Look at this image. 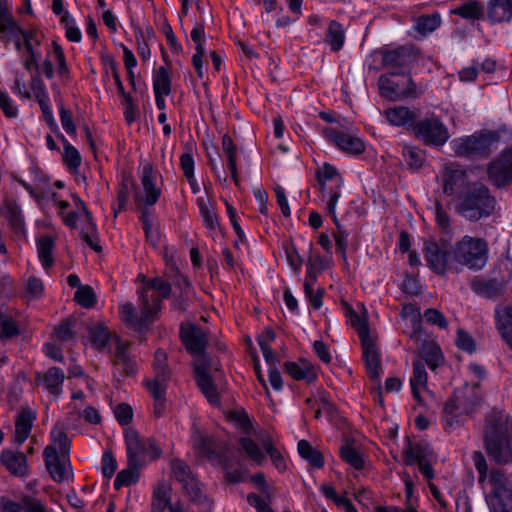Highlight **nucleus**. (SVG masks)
I'll return each mask as SVG.
<instances>
[{
    "instance_id": "nucleus-2",
    "label": "nucleus",
    "mask_w": 512,
    "mask_h": 512,
    "mask_svg": "<svg viewBox=\"0 0 512 512\" xmlns=\"http://www.w3.org/2000/svg\"><path fill=\"white\" fill-rule=\"evenodd\" d=\"M479 405L476 391L471 387L456 389L445 403L442 424L445 430H451L463 423L464 417L474 413Z\"/></svg>"
},
{
    "instance_id": "nucleus-27",
    "label": "nucleus",
    "mask_w": 512,
    "mask_h": 512,
    "mask_svg": "<svg viewBox=\"0 0 512 512\" xmlns=\"http://www.w3.org/2000/svg\"><path fill=\"white\" fill-rule=\"evenodd\" d=\"M486 16L491 24L510 22L512 19V0H488Z\"/></svg>"
},
{
    "instance_id": "nucleus-42",
    "label": "nucleus",
    "mask_w": 512,
    "mask_h": 512,
    "mask_svg": "<svg viewBox=\"0 0 512 512\" xmlns=\"http://www.w3.org/2000/svg\"><path fill=\"white\" fill-rule=\"evenodd\" d=\"M135 189V183L132 177L129 174H122L121 181L118 185L117 190V203L118 207L114 208L115 216L118 212L126 209V204L128 202L129 194L132 190Z\"/></svg>"
},
{
    "instance_id": "nucleus-8",
    "label": "nucleus",
    "mask_w": 512,
    "mask_h": 512,
    "mask_svg": "<svg viewBox=\"0 0 512 512\" xmlns=\"http://www.w3.org/2000/svg\"><path fill=\"white\" fill-rule=\"evenodd\" d=\"M193 448L196 449L202 457H206L211 462H217L223 469H228L231 464L229 458L230 448L215 437L206 435L200 430H194L192 436Z\"/></svg>"
},
{
    "instance_id": "nucleus-45",
    "label": "nucleus",
    "mask_w": 512,
    "mask_h": 512,
    "mask_svg": "<svg viewBox=\"0 0 512 512\" xmlns=\"http://www.w3.org/2000/svg\"><path fill=\"white\" fill-rule=\"evenodd\" d=\"M344 306L345 314L349 318L351 326L357 331L360 340L364 341L372 338L366 319L360 317L348 303L344 302Z\"/></svg>"
},
{
    "instance_id": "nucleus-5",
    "label": "nucleus",
    "mask_w": 512,
    "mask_h": 512,
    "mask_svg": "<svg viewBox=\"0 0 512 512\" xmlns=\"http://www.w3.org/2000/svg\"><path fill=\"white\" fill-rule=\"evenodd\" d=\"M124 438L127 460L131 467H142L147 461H152L161 454L153 438L141 437L134 428H127Z\"/></svg>"
},
{
    "instance_id": "nucleus-9",
    "label": "nucleus",
    "mask_w": 512,
    "mask_h": 512,
    "mask_svg": "<svg viewBox=\"0 0 512 512\" xmlns=\"http://www.w3.org/2000/svg\"><path fill=\"white\" fill-rule=\"evenodd\" d=\"M382 65L393 75H405L406 70L418 59L419 50L414 46H399L380 50Z\"/></svg>"
},
{
    "instance_id": "nucleus-11",
    "label": "nucleus",
    "mask_w": 512,
    "mask_h": 512,
    "mask_svg": "<svg viewBox=\"0 0 512 512\" xmlns=\"http://www.w3.org/2000/svg\"><path fill=\"white\" fill-rule=\"evenodd\" d=\"M320 191L324 193L329 181L334 182V186L329 187V200L327 202V213L336 222V205L340 197V189L343 185V179L336 167L329 163H324L316 172Z\"/></svg>"
},
{
    "instance_id": "nucleus-17",
    "label": "nucleus",
    "mask_w": 512,
    "mask_h": 512,
    "mask_svg": "<svg viewBox=\"0 0 512 512\" xmlns=\"http://www.w3.org/2000/svg\"><path fill=\"white\" fill-rule=\"evenodd\" d=\"M489 180L498 188L512 183V149L503 152L487 167Z\"/></svg>"
},
{
    "instance_id": "nucleus-25",
    "label": "nucleus",
    "mask_w": 512,
    "mask_h": 512,
    "mask_svg": "<svg viewBox=\"0 0 512 512\" xmlns=\"http://www.w3.org/2000/svg\"><path fill=\"white\" fill-rule=\"evenodd\" d=\"M467 183L466 171L455 163L445 166L443 174V192L452 195L456 189L464 187Z\"/></svg>"
},
{
    "instance_id": "nucleus-41",
    "label": "nucleus",
    "mask_w": 512,
    "mask_h": 512,
    "mask_svg": "<svg viewBox=\"0 0 512 512\" xmlns=\"http://www.w3.org/2000/svg\"><path fill=\"white\" fill-rule=\"evenodd\" d=\"M117 336L112 335L108 329L102 325L89 327V339L97 350L102 351L111 342H115Z\"/></svg>"
},
{
    "instance_id": "nucleus-60",
    "label": "nucleus",
    "mask_w": 512,
    "mask_h": 512,
    "mask_svg": "<svg viewBox=\"0 0 512 512\" xmlns=\"http://www.w3.org/2000/svg\"><path fill=\"white\" fill-rule=\"evenodd\" d=\"M171 466L175 478L182 484L191 479L192 477H194L192 475L190 467L185 462L179 459L172 460Z\"/></svg>"
},
{
    "instance_id": "nucleus-12",
    "label": "nucleus",
    "mask_w": 512,
    "mask_h": 512,
    "mask_svg": "<svg viewBox=\"0 0 512 512\" xmlns=\"http://www.w3.org/2000/svg\"><path fill=\"white\" fill-rule=\"evenodd\" d=\"M414 133L425 144L442 146L449 139L447 127L437 117H427L414 125Z\"/></svg>"
},
{
    "instance_id": "nucleus-58",
    "label": "nucleus",
    "mask_w": 512,
    "mask_h": 512,
    "mask_svg": "<svg viewBox=\"0 0 512 512\" xmlns=\"http://www.w3.org/2000/svg\"><path fill=\"white\" fill-rule=\"evenodd\" d=\"M75 319H66L62 321L54 330L55 335L60 341H68L75 338Z\"/></svg>"
},
{
    "instance_id": "nucleus-31",
    "label": "nucleus",
    "mask_w": 512,
    "mask_h": 512,
    "mask_svg": "<svg viewBox=\"0 0 512 512\" xmlns=\"http://www.w3.org/2000/svg\"><path fill=\"white\" fill-rule=\"evenodd\" d=\"M387 121L394 126H413L417 115L408 107L396 106L385 111Z\"/></svg>"
},
{
    "instance_id": "nucleus-14",
    "label": "nucleus",
    "mask_w": 512,
    "mask_h": 512,
    "mask_svg": "<svg viewBox=\"0 0 512 512\" xmlns=\"http://www.w3.org/2000/svg\"><path fill=\"white\" fill-rule=\"evenodd\" d=\"M45 467L51 478L58 483L72 474L69 454H58L55 445H48L43 451Z\"/></svg>"
},
{
    "instance_id": "nucleus-48",
    "label": "nucleus",
    "mask_w": 512,
    "mask_h": 512,
    "mask_svg": "<svg viewBox=\"0 0 512 512\" xmlns=\"http://www.w3.org/2000/svg\"><path fill=\"white\" fill-rule=\"evenodd\" d=\"M153 90L154 94L170 95L171 93V78L169 71L166 67L160 66L153 75Z\"/></svg>"
},
{
    "instance_id": "nucleus-47",
    "label": "nucleus",
    "mask_w": 512,
    "mask_h": 512,
    "mask_svg": "<svg viewBox=\"0 0 512 512\" xmlns=\"http://www.w3.org/2000/svg\"><path fill=\"white\" fill-rule=\"evenodd\" d=\"M420 356L432 370H435L442 362L441 349L434 342H424L420 348Z\"/></svg>"
},
{
    "instance_id": "nucleus-51",
    "label": "nucleus",
    "mask_w": 512,
    "mask_h": 512,
    "mask_svg": "<svg viewBox=\"0 0 512 512\" xmlns=\"http://www.w3.org/2000/svg\"><path fill=\"white\" fill-rule=\"evenodd\" d=\"M340 456L343 461L354 469L361 470L364 468V459L362 454L350 444L347 443L341 446Z\"/></svg>"
},
{
    "instance_id": "nucleus-33",
    "label": "nucleus",
    "mask_w": 512,
    "mask_h": 512,
    "mask_svg": "<svg viewBox=\"0 0 512 512\" xmlns=\"http://www.w3.org/2000/svg\"><path fill=\"white\" fill-rule=\"evenodd\" d=\"M156 290L158 291V296H152V304L151 307L153 309V312L155 314L158 313L160 310V303L163 299H166L170 296L171 293V285L169 282L164 281L160 277L152 278L146 285V287L143 288L141 292H144L147 295L148 290Z\"/></svg>"
},
{
    "instance_id": "nucleus-32",
    "label": "nucleus",
    "mask_w": 512,
    "mask_h": 512,
    "mask_svg": "<svg viewBox=\"0 0 512 512\" xmlns=\"http://www.w3.org/2000/svg\"><path fill=\"white\" fill-rule=\"evenodd\" d=\"M64 372L58 367L49 368L42 376L39 374L36 380L41 381L50 394L59 396L62 392Z\"/></svg>"
},
{
    "instance_id": "nucleus-56",
    "label": "nucleus",
    "mask_w": 512,
    "mask_h": 512,
    "mask_svg": "<svg viewBox=\"0 0 512 512\" xmlns=\"http://www.w3.org/2000/svg\"><path fill=\"white\" fill-rule=\"evenodd\" d=\"M402 156L405 163L411 169H418L422 166L424 161L423 153L420 149L412 146L405 145L402 149Z\"/></svg>"
},
{
    "instance_id": "nucleus-16",
    "label": "nucleus",
    "mask_w": 512,
    "mask_h": 512,
    "mask_svg": "<svg viewBox=\"0 0 512 512\" xmlns=\"http://www.w3.org/2000/svg\"><path fill=\"white\" fill-rule=\"evenodd\" d=\"M193 366L196 383L208 402L213 406L220 405V397L217 388L208 373L211 366L208 357L195 359Z\"/></svg>"
},
{
    "instance_id": "nucleus-37",
    "label": "nucleus",
    "mask_w": 512,
    "mask_h": 512,
    "mask_svg": "<svg viewBox=\"0 0 512 512\" xmlns=\"http://www.w3.org/2000/svg\"><path fill=\"white\" fill-rule=\"evenodd\" d=\"M35 415L30 409L20 412L15 423V442L21 445L29 436Z\"/></svg>"
},
{
    "instance_id": "nucleus-29",
    "label": "nucleus",
    "mask_w": 512,
    "mask_h": 512,
    "mask_svg": "<svg viewBox=\"0 0 512 512\" xmlns=\"http://www.w3.org/2000/svg\"><path fill=\"white\" fill-rule=\"evenodd\" d=\"M182 485L183 490L189 496L190 501L199 506V512H211L212 502L203 493L198 481L194 477L184 482Z\"/></svg>"
},
{
    "instance_id": "nucleus-3",
    "label": "nucleus",
    "mask_w": 512,
    "mask_h": 512,
    "mask_svg": "<svg viewBox=\"0 0 512 512\" xmlns=\"http://www.w3.org/2000/svg\"><path fill=\"white\" fill-rule=\"evenodd\" d=\"M496 200L484 185L473 187L460 197L459 212L470 221L490 216L495 209Z\"/></svg>"
},
{
    "instance_id": "nucleus-15",
    "label": "nucleus",
    "mask_w": 512,
    "mask_h": 512,
    "mask_svg": "<svg viewBox=\"0 0 512 512\" xmlns=\"http://www.w3.org/2000/svg\"><path fill=\"white\" fill-rule=\"evenodd\" d=\"M180 338L186 350L196 356V359L207 357L205 354L208 346L207 332L195 324H181Z\"/></svg>"
},
{
    "instance_id": "nucleus-1",
    "label": "nucleus",
    "mask_w": 512,
    "mask_h": 512,
    "mask_svg": "<svg viewBox=\"0 0 512 512\" xmlns=\"http://www.w3.org/2000/svg\"><path fill=\"white\" fill-rule=\"evenodd\" d=\"M484 445L488 457L497 464L512 462V422L502 411L493 410L486 417Z\"/></svg>"
},
{
    "instance_id": "nucleus-26",
    "label": "nucleus",
    "mask_w": 512,
    "mask_h": 512,
    "mask_svg": "<svg viewBox=\"0 0 512 512\" xmlns=\"http://www.w3.org/2000/svg\"><path fill=\"white\" fill-rule=\"evenodd\" d=\"M433 454V450L427 442L420 441L412 443L408 441L406 447L403 449V460L406 465H414L431 460Z\"/></svg>"
},
{
    "instance_id": "nucleus-34",
    "label": "nucleus",
    "mask_w": 512,
    "mask_h": 512,
    "mask_svg": "<svg viewBox=\"0 0 512 512\" xmlns=\"http://www.w3.org/2000/svg\"><path fill=\"white\" fill-rule=\"evenodd\" d=\"M154 378L147 380L145 385L150 394H155L160 397L164 391L167 390L168 382L170 380L171 372L167 366L154 367Z\"/></svg>"
},
{
    "instance_id": "nucleus-63",
    "label": "nucleus",
    "mask_w": 512,
    "mask_h": 512,
    "mask_svg": "<svg viewBox=\"0 0 512 512\" xmlns=\"http://www.w3.org/2000/svg\"><path fill=\"white\" fill-rule=\"evenodd\" d=\"M24 512H51L42 501L31 495H22Z\"/></svg>"
},
{
    "instance_id": "nucleus-44",
    "label": "nucleus",
    "mask_w": 512,
    "mask_h": 512,
    "mask_svg": "<svg viewBox=\"0 0 512 512\" xmlns=\"http://www.w3.org/2000/svg\"><path fill=\"white\" fill-rule=\"evenodd\" d=\"M171 500L170 489L164 483H160L153 491L151 512H165L169 509Z\"/></svg>"
},
{
    "instance_id": "nucleus-52",
    "label": "nucleus",
    "mask_w": 512,
    "mask_h": 512,
    "mask_svg": "<svg viewBox=\"0 0 512 512\" xmlns=\"http://www.w3.org/2000/svg\"><path fill=\"white\" fill-rule=\"evenodd\" d=\"M61 140L64 146V163L70 171H76L81 164V155L79 151L73 145H71L63 135L61 136Z\"/></svg>"
},
{
    "instance_id": "nucleus-28",
    "label": "nucleus",
    "mask_w": 512,
    "mask_h": 512,
    "mask_svg": "<svg viewBox=\"0 0 512 512\" xmlns=\"http://www.w3.org/2000/svg\"><path fill=\"white\" fill-rule=\"evenodd\" d=\"M472 288L477 294L488 299H497L506 293L505 284L496 278L475 280Z\"/></svg>"
},
{
    "instance_id": "nucleus-35",
    "label": "nucleus",
    "mask_w": 512,
    "mask_h": 512,
    "mask_svg": "<svg viewBox=\"0 0 512 512\" xmlns=\"http://www.w3.org/2000/svg\"><path fill=\"white\" fill-rule=\"evenodd\" d=\"M495 318L497 329L504 341L512 349V308L508 306L497 308L495 311Z\"/></svg>"
},
{
    "instance_id": "nucleus-13",
    "label": "nucleus",
    "mask_w": 512,
    "mask_h": 512,
    "mask_svg": "<svg viewBox=\"0 0 512 512\" xmlns=\"http://www.w3.org/2000/svg\"><path fill=\"white\" fill-rule=\"evenodd\" d=\"M489 476L496 498L494 512H512V485L508 477L499 468L491 469Z\"/></svg>"
},
{
    "instance_id": "nucleus-46",
    "label": "nucleus",
    "mask_w": 512,
    "mask_h": 512,
    "mask_svg": "<svg viewBox=\"0 0 512 512\" xmlns=\"http://www.w3.org/2000/svg\"><path fill=\"white\" fill-rule=\"evenodd\" d=\"M441 25V16L439 13L431 15H421L415 20L414 29L423 37L434 32Z\"/></svg>"
},
{
    "instance_id": "nucleus-23",
    "label": "nucleus",
    "mask_w": 512,
    "mask_h": 512,
    "mask_svg": "<svg viewBox=\"0 0 512 512\" xmlns=\"http://www.w3.org/2000/svg\"><path fill=\"white\" fill-rule=\"evenodd\" d=\"M0 462L13 476L25 477L29 474L27 459L22 452L3 450L0 454Z\"/></svg>"
},
{
    "instance_id": "nucleus-10",
    "label": "nucleus",
    "mask_w": 512,
    "mask_h": 512,
    "mask_svg": "<svg viewBox=\"0 0 512 512\" xmlns=\"http://www.w3.org/2000/svg\"><path fill=\"white\" fill-rule=\"evenodd\" d=\"M141 314L138 316L132 303H126L121 308L122 320L142 337L148 329L147 322L152 321L154 315L150 299L144 292L139 296Z\"/></svg>"
},
{
    "instance_id": "nucleus-54",
    "label": "nucleus",
    "mask_w": 512,
    "mask_h": 512,
    "mask_svg": "<svg viewBox=\"0 0 512 512\" xmlns=\"http://www.w3.org/2000/svg\"><path fill=\"white\" fill-rule=\"evenodd\" d=\"M140 467H131L128 463L126 469L121 470L114 480V488L121 489L124 486H130L138 480V469Z\"/></svg>"
},
{
    "instance_id": "nucleus-43",
    "label": "nucleus",
    "mask_w": 512,
    "mask_h": 512,
    "mask_svg": "<svg viewBox=\"0 0 512 512\" xmlns=\"http://www.w3.org/2000/svg\"><path fill=\"white\" fill-rule=\"evenodd\" d=\"M345 31L341 23L332 20L329 23L326 42L329 44L333 52H338L344 45Z\"/></svg>"
},
{
    "instance_id": "nucleus-6",
    "label": "nucleus",
    "mask_w": 512,
    "mask_h": 512,
    "mask_svg": "<svg viewBox=\"0 0 512 512\" xmlns=\"http://www.w3.org/2000/svg\"><path fill=\"white\" fill-rule=\"evenodd\" d=\"M499 141L496 132H480L452 141L453 150L460 157H488Z\"/></svg>"
},
{
    "instance_id": "nucleus-57",
    "label": "nucleus",
    "mask_w": 512,
    "mask_h": 512,
    "mask_svg": "<svg viewBox=\"0 0 512 512\" xmlns=\"http://www.w3.org/2000/svg\"><path fill=\"white\" fill-rule=\"evenodd\" d=\"M242 449L245 453L258 465H260L264 460L265 456L260 450L259 446L256 442H254L249 437H242L239 441Z\"/></svg>"
},
{
    "instance_id": "nucleus-18",
    "label": "nucleus",
    "mask_w": 512,
    "mask_h": 512,
    "mask_svg": "<svg viewBox=\"0 0 512 512\" xmlns=\"http://www.w3.org/2000/svg\"><path fill=\"white\" fill-rule=\"evenodd\" d=\"M24 30L15 21L11 11L6 4L0 2V40L13 41L18 51L22 49L21 38Z\"/></svg>"
},
{
    "instance_id": "nucleus-7",
    "label": "nucleus",
    "mask_w": 512,
    "mask_h": 512,
    "mask_svg": "<svg viewBox=\"0 0 512 512\" xmlns=\"http://www.w3.org/2000/svg\"><path fill=\"white\" fill-rule=\"evenodd\" d=\"M423 252L429 268L436 274L443 276L448 270L455 268L454 246L449 241L427 238L424 240Z\"/></svg>"
},
{
    "instance_id": "nucleus-38",
    "label": "nucleus",
    "mask_w": 512,
    "mask_h": 512,
    "mask_svg": "<svg viewBox=\"0 0 512 512\" xmlns=\"http://www.w3.org/2000/svg\"><path fill=\"white\" fill-rule=\"evenodd\" d=\"M427 384V373L420 360L413 361V376L410 379L412 394L415 400L421 401L420 390Z\"/></svg>"
},
{
    "instance_id": "nucleus-50",
    "label": "nucleus",
    "mask_w": 512,
    "mask_h": 512,
    "mask_svg": "<svg viewBox=\"0 0 512 512\" xmlns=\"http://www.w3.org/2000/svg\"><path fill=\"white\" fill-rule=\"evenodd\" d=\"M51 445H55L56 451L58 454H69L71 448V441L68 438L66 432L63 427L55 425L50 433Z\"/></svg>"
},
{
    "instance_id": "nucleus-40",
    "label": "nucleus",
    "mask_w": 512,
    "mask_h": 512,
    "mask_svg": "<svg viewBox=\"0 0 512 512\" xmlns=\"http://www.w3.org/2000/svg\"><path fill=\"white\" fill-rule=\"evenodd\" d=\"M285 371L295 380H304L307 383H312L316 380L317 375L314 369L307 363L300 365L296 362H285Z\"/></svg>"
},
{
    "instance_id": "nucleus-49",
    "label": "nucleus",
    "mask_w": 512,
    "mask_h": 512,
    "mask_svg": "<svg viewBox=\"0 0 512 512\" xmlns=\"http://www.w3.org/2000/svg\"><path fill=\"white\" fill-rule=\"evenodd\" d=\"M54 242L50 236H41L37 242L38 256L45 269L53 264L52 250Z\"/></svg>"
},
{
    "instance_id": "nucleus-39",
    "label": "nucleus",
    "mask_w": 512,
    "mask_h": 512,
    "mask_svg": "<svg viewBox=\"0 0 512 512\" xmlns=\"http://www.w3.org/2000/svg\"><path fill=\"white\" fill-rule=\"evenodd\" d=\"M297 448L299 455L313 468L320 469L324 466L323 454L318 449L314 448L307 440H300Z\"/></svg>"
},
{
    "instance_id": "nucleus-64",
    "label": "nucleus",
    "mask_w": 512,
    "mask_h": 512,
    "mask_svg": "<svg viewBox=\"0 0 512 512\" xmlns=\"http://www.w3.org/2000/svg\"><path fill=\"white\" fill-rule=\"evenodd\" d=\"M117 468L116 460L111 451H105L102 455L101 470L105 478L110 479Z\"/></svg>"
},
{
    "instance_id": "nucleus-62",
    "label": "nucleus",
    "mask_w": 512,
    "mask_h": 512,
    "mask_svg": "<svg viewBox=\"0 0 512 512\" xmlns=\"http://www.w3.org/2000/svg\"><path fill=\"white\" fill-rule=\"evenodd\" d=\"M52 47L53 53L58 63L57 72L62 78L66 79L69 77V68L66 63L64 51L62 47L55 41L52 43Z\"/></svg>"
},
{
    "instance_id": "nucleus-21",
    "label": "nucleus",
    "mask_w": 512,
    "mask_h": 512,
    "mask_svg": "<svg viewBox=\"0 0 512 512\" xmlns=\"http://www.w3.org/2000/svg\"><path fill=\"white\" fill-rule=\"evenodd\" d=\"M324 134L343 152L359 155L365 151V144L358 137L331 128H326Z\"/></svg>"
},
{
    "instance_id": "nucleus-24",
    "label": "nucleus",
    "mask_w": 512,
    "mask_h": 512,
    "mask_svg": "<svg viewBox=\"0 0 512 512\" xmlns=\"http://www.w3.org/2000/svg\"><path fill=\"white\" fill-rule=\"evenodd\" d=\"M363 348V359L368 376L372 380H377L382 370L380 353L378 351L375 339L372 337L361 341Z\"/></svg>"
},
{
    "instance_id": "nucleus-36",
    "label": "nucleus",
    "mask_w": 512,
    "mask_h": 512,
    "mask_svg": "<svg viewBox=\"0 0 512 512\" xmlns=\"http://www.w3.org/2000/svg\"><path fill=\"white\" fill-rule=\"evenodd\" d=\"M451 13L465 20L477 21L485 17V8L480 2L469 0L454 8Z\"/></svg>"
},
{
    "instance_id": "nucleus-30",
    "label": "nucleus",
    "mask_w": 512,
    "mask_h": 512,
    "mask_svg": "<svg viewBox=\"0 0 512 512\" xmlns=\"http://www.w3.org/2000/svg\"><path fill=\"white\" fill-rule=\"evenodd\" d=\"M1 212L16 233H24V218L20 207L13 199H5Z\"/></svg>"
},
{
    "instance_id": "nucleus-61",
    "label": "nucleus",
    "mask_w": 512,
    "mask_h": 512,
    "mask_svg": "<svg viewBox=\"0 0 512 512\" xmlns=\"http://www.w3.org/2000/svg\"><path fill=\"white\" fill-rule=\"evenodd\" d=\"M304 293L307 301L315 310L321 308L323 303V296L325 293L323 288H319L316 292H314L313 288L309 287L308 283H304Z\"/></svg>"
},
{
    "instance_id": "nucleus-59",
    "label": "nucleus",
    "mask_w": 512,
    "mask_h": 512,
    "mask_svg": "<svg viewBox=\"0 0 512 512\" xmlns=\"http://www.w3.org/2000/svg\"><path fill=\"white\" fill-rule=\"evenodd\" d=\"M198 203L200 215L203 218L204 225L209 230H215L219 225L216 213L209 209V207L207 206L203 199H199Z\"/></svg>"
},
{
    "instance_id": "nucleus-22",
    "label": "nucleus",
    "mask_w": 512,
    "mask_h": 512,
    "mask_svg": "<svg viewBox=\"0 0 512 512\" xmlns=\"http://www.w3.org/2000/svg\"><path fill=\"white\" fill-rule=\"evenodd\" d=\"M157 176L158 173L153 169L152 165L147 164L143 167L141 182L144 190V196L139 198L136 194V201L142 202L146 206H153L158 202L161 195V190L155 185Z\"/></svg>"
},
{
    "instance_id": "nucleus-53",
    "label": "nucleus",
    "mask_w": 512,
    "mask_h": 512,
    "mask_svg": "<svg viewBox=\"0 0 512 512\" xmlns=\"http://www.w3.org/2000/svg\"><path fill=\"white\" fill-rule=\"evenodd\" d=\"M86 225L81 229V239L95 252H101L102 247L98 243L97 228L93 222L92 217L90 220H86Z\"/></svg>"
},
{
    "instance_id": "nucleus-19",
    "label": "nucleus",
    "mask_w": 512,
    "mask_h": 512,
    "mask_svg": "<svg viewBox=\"0 0 512 512\" xmlns=\"http://www.w3.org/2000/svg\"><path fill=\"white\" fill-rule=\"evenodd\" d=\"M405 83L406 86L398 81L380 77L379 86L381 95L392 100L416 96V84L410 75L406 78Z\"/></svg>"
},
{
    "instance_id": "nucleus-55",
    "label": "nucleus",
    "mask_w": 512,
    "mask_h": 512,
    "mask_svg": "<svg viewBox=\"0 0 512 512\" xmlns=\"http://www.w3.org/2000/svg\"><path fill=\"white\" fill-rule=\"evenodd\" d=\"M74 300L83 308L89 309L96 304V294L91 286H80L75 292Z\"/></svg>"
},
{
    "instance_id": "nucleus-20",
    "label": "nucleus",
    "mask_w": 512,
    "mask_h": 512,
    "mask_svg": "<svg viewBox=\"0 0 512 512\" xmlns=\"http://www.w3.org/2000/svg\"><path fill=\"white\" fill-rule=\"evenodd\" d=\"M116 348L112 356L114 368L123 376H134L137 372V364L128 351L129 343L115 338Z\"/></svg>"
},
{
    "instance_id": "nucleus-4",
    "label": "nucleus",
    "mask_w": 512,
    "mask_h": 512,
    "mask_svg": "<svg viewBox=\"0 0 512 512\" xmlns=\"http://www.w3.org/2000/svg\"><path fill=\"white\" fill-rule=\"evenodd\" d=\"M453 260L455 270L458 265L480 270L488 260V244L481 238L465 236L454 246Z\"/></svg>"
}]
</instances>
